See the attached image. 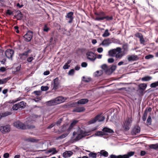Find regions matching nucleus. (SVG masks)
Segmentation results:
<instances>
[{
  "mask_svg": "<svg viewBox=\"0 0 158 158\" xmlns=\"http://www.w3.org/2000/svg\"><path fill=\"white\" fill-rule=\"evenodd\" d=\"M34 120H32L30 117L28 118L27 120L25 123V124H23V123L19 121H17L14 123V126L16 128L22 129H32L34 128L35 127L30 124L32 123Z\"/></svg>",
  "mask_w": 158,
  "mask_h": 158,
  "instance_id": "f257e3e1",
  "label": "nucleus"
},
{
  "mask_svg": "<svg viewBox=\"0 0 158 158\" xmlns=\"http://www.w3.org/2000/svg\"><path fill=\"white\" fill-rule=\"evenodd\" d=\"M88 135V133L84 131L81 130L80 128H79L77 132H74L73 133V136H75L76 139L78 140L83 137Z\"/></svg>",
  "mask_w": 158,
  "mask_h": 158,
  "instance_id": "f03ea898",
  "label": "nucleus"
},
{
  "mask_svg": "<svg viewBox=\"0 0 158 158\" xmlns=\"http://www.w3.org/2000/svg\"><path fill=\"white\" fill-rule=\"evenodd\" d=\"M77 120L73 121L72 123L69 126L68 129V133H65L63 135L59 136V137L56 138L57 139H63L67 136L68 134L69 133L70 130L72 129L74 126L77 123Z\"/></svg>",
  "mask_w": 158,
  "mask_h": 158,
  "instance_id": "7ed1b4c3",
  "label": "nucleus"
},
{
  "mask_svg": "<svg viewBox=\"0 0 158 158\" xmlns=\"http://www.w3.org/2000/svg\"><path fill=\"white\" fill-rule=\"evenodd\" d=\"M134 154V152H130L127 153L126 154L123 155H119L116 156L114 155H111L110 156V158H129L130 157L133 156Z\"/></svg>",
  "mask_w": 158,
  "mask_h": 158,
  "instance_id": "20e7f679",
  "label": "nucleus"
},
{
  "mask_svg": "<svg viewBox=\"0 0 158 158\" xmlns=\"http://www.w3.org/2000/svg\"><path fill=\"white\" fill-rule=\"evenodd\" d=\"M132 122V118H128L125 121L123 125V128L125 130L127 131L129 129Z\"/></svg>",
  "mask_w": 158,
  "mask_h": 158,
  "instance_id": "39448f33",
  "label": "nucleus"
},
{
  "mask_svg": "<svg viewBox=\"0 0 158 158\" xmlns=\"http://www.w3.org/2000/svg\"><path fill=\"white\" fill-rule=\"evenodd\" d=\"M104 117L101 114H100L96 116L94 118L89 122V124H92L95 123L96 121L101 122L103 121L105 119Z\"/></svg>",
  "mask_w": 158,
  "mask_h": 158,
  "instance_id": "423d86ee",
  "label": "nucleus"
},
{
  "mask_svg": "<svg viewBox=\"0 0 158 158\" xmlns=\"http://www.w3.org/2000/svg\"><path fill=\"white\" fill-rule=\"evenodd\" d=\"M10 130V128L9 125L1 126L0 127V131L3 134H6L9 132Z\"/></svg>",
  "mask_w": 158,
  "mask_h": 158,
  "instance_id": "0eeeda50",
  "label": "nucleus"
},
{
  "mask_svg": "<svg viewBox=\"0 0 158 158\" xmlns=\"http://www.w3.org/2000/svg\"><path fill=\"white\" fill-rule=\"evenodd\" d=\"M24 104L26 103L23 102H21L14 105L12 107V109L14 110H17L19 108H23L25 106Z\"/></svg>",
  "mask_w": 158,
  "mask_h": 158,
  "instance_id": "6e6552de",
  "label": "nucleus"
},
{
  "mask_svg": "<svg viewBox=\"0 0 158 158\" xmlns=\"http://www.w3.org/2000/svg\"><path fill=\"white\" fill-rule=\"evenodd\" d=\"M32 32L31 31H29L24 35L23 37L26 41L29 42L31 41L32 38Z\"/></svg>",
  "mask_w": 158,
  "mask_h": 158,
  "instance_id": "1a4fd4ad",
  "label": "nucleus"
},
{
  "mask_svg": "<svg viewBox=\"0 0 158 158\" xmlns=\"http://www.w3.org/2000/svg\"><path fill=\"white\" fill-rule=\"evenodd\" d=\"M87 58L92 61H94L96 59L95 54L93 52H88L86 53Z\"/></svg>",
  "mask_w": 158,
  "mask_h": 158,
  "instance_id": "9d476101",
  "label": "nucleus"
},
{
  "mask_svg": "<svg viewBox=\"0 0 158 158\" xmlns=\"http://www.w3.org/2000/svg\"><path fill=\"white\" fill-rule=\"evenodd\" d=\"M117 51L115 56L117 59H121L125 54L122 51L121 49L119 47L117 48Z\"/></svg>",
  "mask_w": 158,
  "mask_h": 158,
  "instance_id": "9b49d317",
  "label": "nucleus"
},
{
  "mask_svg": "<svg viewBox=\"0 0 158 158\" xmlns=\"http://www.w3.org/2000/svg\"><path fill=\"white\" fill-rule=\"evenodd\" d=\"M73 13L72 12L68 13L66 16V20L68 21L69 23H71L73 19Z\"/></svg>",
  "mask_w": 158,
  "mask_h": 158,
  "instance_id": "f8f14e48",
  "label": "nucleus"
},
{
  "mask_svg": "<svg viewBox=\"0 0 158 158\" xmlns=\"http://www.w3.org/2000/svg\"><path fill=\"white\" fill-rule=\"evenodd\" d=\"M14 52L13 50L11 49L7 50L5 52V55L6 57L9 58H11L13 55Z\"/></svg>",
  "mask_w": 158,
  "mask_h": 158,
  "instance_id": "ddd939ff",
  "label": "nucleus"
},
{
  "mask_svg": "<svg viewBox=\"0 0 158 158\" xmlns=\"http://www.w3.org/2000/svg\"><path fill=\"white\" fill-rule=\"evenodd\" d=\"M66 99V98L62 96L58 97L54 99L56 105L64 102Z\"/></svg>",
  "mask_w": 158,
  "mask_h": 158,
  "instance_id": "4468645a",
  "label": "nucleus"
},
{
  "mask_svg": "<svg viewBox=\"0 0 158 158\" xmlns=\"http://www.w3.org/2000/svg\"><path fill=\"white\" fill-rule=\"evenodd\" d=\"M111 42L109 39H108L104 40L100 44V45H102L103 46L107 47L108 46Z\"/></svg>",
  "mask_w": 158,
  "mask_h": 158,
  "instance_id": "2eb2a0df",
  "label": "nucleus"
},
{
  "mask_svg": "<svg viewBox=\"0 0 158 158\" xmlns=\"http://www.w3.org/2000/svg\"><path fill=\"white\" fill-rule=\"evenodd\" d=\"M59 84V81L58 78L57 77L55 78L53 81V88L54 89H56L58 88V86Z\"/></svg>",
  "mask_w": 158,
  "mask_h": 158,
  "instance_id": "dca6fc26",
  "label": "nucleus"
},
{
  "mask_svg": "<svg viewBox=\"0 0 158 158\" xmlns=\"http://www.w3.org/2000/svg\"><path fill=\"white\" fill-rule=\"evenodd\" d=\"M30 52V50H28L24 53L20 54L19 55L20 58L23 60L25 59L28 55V53Z\"/></svg>",
  "mask_w": 158,
  "mask_h": 158,
  "instance_id": "f3484780",
  "label": "nucleus"
},
{
  "mask_svg": "<svg viewBox=\"0 0 158 158\" xmlns=\"http://www.w3.org/2000/svg\"><path fill=\"white\" fill-rule=\"evenodd\" d=\"M73 154L72 152L71 151H66L63 153V156L64 158H67L70 157Z\"/></svg>",
  "mask_w": 158,
  "mask_h": 158,
  "instance_id": "a211bd4d",
  "label": "nucleus"
},
{
  "mask_svg": "<svg viewBox=\"0 0 158 158\" xmlns=\"http://www.w3.org/2000/svg\"><path fill=\"white\" fill-rule=\"evenodd\" d=\"M117 51V48L116 49H114L110 50L108 52L109 55L111 56H115Z\"/></svg>",
  "mask_w": 158,
  "mask_h": 158,
  "instance_id": "6ab92c4d",
  "label": "nucleus"
},
{
  "mask_svg": "<svg viewBox=\"0 0 158 158\" xmlns=\"http://www.w3.org/2000/svg\"><path fill=\"white\" fill-rule=\"evenodd\" d=\"M85 110V108L83 107H78L73 110L74 112H83Z\"/></svg>",
  "mask_w": 158,
  "mask_h": 158,
  "instance_id": "aec40b11",
  "label": "nucleus"
},
{
  "mask_svg": "<svg viewBox=\"0 0 158 158\" xmlns=\"http://www.w3.org/2000/svg\"><path fill=\"white\" fill-rule=\"evenodd\" d=\"M102 131L105 133V135L108 133H113L114 132V131L106 127L104 128L103 129Z\"/></svg>",
  "mask_w": 158,
  "mask_h": 158,
  "instance_id": "412c9836",
  "label": "nucleus"
},
{
  "mask_svg": "<svg viewBox=\"0 0 158 158\" xmlns=\"http://www.w3.org/2000/svg\"><path fill=\"white\" fill-rule=\"evenodd\" d=\"M88 102V100L87 99H82L78 100L76 103L78 104H84L87 103Z\"/></svg>",
  "mask_w": 158,
  "mask_h": 158,
  "instance_id": "4be33fe9",
  "label": "nucleus"
},
{
  "mask_svg": "<svg viewBox=\"0 0 158 158\" xmlns=\"http://www.w3.org/2000/svg\"><path fill=\"white\" fill-rule=\"evenodd\" d=\"M116 68V66L115 65H113L112 66L110 69H109L108 74L111 73L115 70Z\"/></svg>",
  "mask_w": 158,
  "mask_h": 158,
  "instance_id": "5701e85b",
  "label": "nucleus"
},
{
  "mask_svg": "<svg viewBox=\"0 0 158 158\" xmlns=\"http://www.w3.org/2000/svg\"><path fill=\"white\" fill-rule=\"evenodd\" d=\"M137 59V56H135L132 55L128 56L127 59L129 61H134Z\"/></svg>",
  "mask_w": 158,
  "mask_h": 158,
  "instance_id": "b1692460",
  "label": "nucleus"
},
{
  "mask_svg": "<svg viewBox=\"0 0 158 158\" xmlns=\"http://www.w3.org/2000/svg\"><path fill=\"white\" fill-rule=\"evenodd\" d=\"M101 68L106 73L108 74L109 69L106 64H103L101 66Z\"/></svg>",
  "mask_w": 158,
  "mask_h": 158,
  "instance_id": "393cba45",
  "label": "nucleus"
},
{
  "mask_svg": "<svg viewBox=\"0 0 158 158\" xmlns=\"http://www.w3.org/2000/svg\"><path fill=\"white\" fill-rule=\"evenodd\" d=\"M46 104L48 106H51L56 105V104L54 99L47 102Z\"/></svg>",
  "mask_w": 158,
  "mask_h": 158,
  "instance_id": "a878e982",
  "label": "nucleus"
},
{
  "mask_svg": "<svg viewBox=\"0 0 158 158\" xmlns=\"http://www.w3.org/2000/svg\"><path fill=\"white\" fill-rule=\"evenodd\" d=\"M57 151L54 148L50 149L48 151V153H52V155L55 154L57 153Z\"/></svg>",
  "mask_w": 158,
  "mask_h": 158,
  "instance_id": "bb28decb",
  "label": "nucleus"
},
{
  "mask_svg": "<svg viewBox=\"0 0 158 158\" xmlns=\"http://www.w3.org/2000/svg\"><path fill=\"white\" fill-rule=\"evenodd\" d=\"M110 35V33L109 32V30L108 29H106L103 34L102 35V36L103 37H105L109 36Z\"/></svg>",
  "mask_w": 158,
  "mask_h": 158,
  "instance_id": "cd10ccee",
  "label": "nucleus"
},
{
  "mask_svg": "<svg viewBox=\"0 0 158 158\" xmlns=\"http://www.w3.org/2000/svg\"><path fill=\"white\" fill-rule=\"evenodd\" d=\"M100 154L105 157H107L108 155V152L104 150H102L100 151L99 152Z\"/></svg>",
  "mask_w": 158,
  "mask_h": 158,
  "instance_id": "c85d7f7f",
  "label": "nucleus"
},
{
  "mask_svg": "<svg viewBox=\"0 0 158 158\" xmlns=\"http://www.w3.org/2000/svg\"><path fill=\"white\" fill-rule=\"evenodd\" d=\"M105 135V133L102 131H98L95 134V135L96 136H102Z\"/></svg>",
  "mask_w": 158,
  "mask_h": 158,
  "instance_id": "c756f323",
  "label": "nucleus"
},
{
  "mask_svg": "<svg viewBox=\"0 0 158 158\" xmlns=\"http://www.w3.org/2000/svg\"><path fill=\"white\" fill-rule=\"evenodd\" d=\"M147 85L146 84L143 83L139 85V88L140 89L144 90L147 87Z\"/></svg>",
  "mask_w": 158,
  "mask_h": 158,
  "instance_id": "7c9ffc66",
  "label": "nucleus"
},
{
  "mask_svg": "<svg viewBox=\"0 0 158 158\" xmlns=\"http://www.w3.org/2000/svg\"><path fill=\"white\" fill-rule=\"evenodd\" d=\"M12 114L11 112L6 111L2 113L1 114V115L2 117H4L7 116L9 115H10Z\"/></svg>",
  "mask_w": 158,
  "mask_h": 158,
  "instance_id": "2f4dec72",
  "label": "nucleus"
},
{
  "mask_svg": "<svg viewBox=\"0 0 158 158\" xmlns=\"http://www.w3.org/2000/svg\"><path fill=\"white\" fill-rule=\"evenodd\" d=\"M25 140L26 141H27L28 142H34L36 141V140L35 139L31 138V137H29L28 138H27L25 139Z\"/></svg>",
  "mask_w": 158,
  "mask_h": 158,
  "instance_id": "473e14b6",
  "label": "nucleus"
},
{
  "mask_svg": "<svg viewBox=\"0 0 158 158\" xmlns=\"http://www.w3.org/2000/svg\"><path fill=\"white\" fill-rule=\"evenodd\" d=\"M133 131L135 134L139 133L140 131L139 127H137L134 128L133 130Z\"/></svg>",
  "mask_w": 158,
  "mask_h": 158,
  "instance_id": "72a5a7b5",
  "label": "nucleus"
},
{
  "mask_svg": "<svg viewBox=\"0 0 158 158\" xmlns=\"http://www.w3.org/2000/svg\"><path fill=\"white\" fill-rule=\"evenodd\" d=\"M69 127V126H68L67 125H64L61 127V131H64L66 130L67 131V132L66 133H68V129Z\"/></svg>",
  "mask_w": 158,
  "mask_h": 158,
  "instance_id": "f704fd0d",
  "label": "nucleus"
},
{
  "mask_svg": "<svg viewBox=\"0 0 158 158\" xmlns=\"http://www.w3.org/2000/svg\"><path fill=\"white\" fill-rule=\"evenodd\" d=\"M152 79V77L149 76H146L143 77L141 79V80L143 81H149Z\"/></svg>",
  "mask_w": 158,
  "mask_h": 158,
  "instance_id": "c9c22d12",
  "label": "nucleus"
},
{
  "mask_svg": "<svg viewBox=\"0 0 158 158\" xmlns=\"http://www.w3.org/2000/svg\"><path fill=\"white\" fill-rule=\"evenodd\" d=\"M103 73V72L102 70H99L97 71L95 73V74L96 76H100L102 75Z\"/></svg>",
  "mask_w": 158,
  "mask_h": 158,
  "instance_id": "e433bc0d",
  "label": "nucleus"
},
{
  "mask_svg": "<svg viewBox=\"0 0 158 158\" xmlns=\"http://www.w3.org/2000/svg\"><path fill=\"white\" fill-rule=\"evenodd\" d=\"M89 157L93 158H96L97 157V154L92 152H90L89 154Z\"/></svg>",
  "mask_w": 158,
  "mask_h": 158,
  "instance_id": "4c0bfd02",
  "label": "nucleus"
},
{
  "mask_svg": "<svg viewBox=\"0 0 158 158\" xmlns=\"http://www.w3.org/2000/svg\"><path fill=\"white\" fill-rule=\"evenodd\" d=\"M123 51H122L125 55L127 54L128 52V48L126 46H124L123 47Z\"/></svg>",
  "mask_w": 158,
  "mask_h": 158,
  "instance_id": "58836bf2",
  "label": "nucleus"
},
{
  "mask_svg": "<svg viewBox=\"0 0 158 158\" xmlns=\"http://www.w3.org/2000/svg\"><path fill=\"white\" fill-rule=\"evenodd\" d=\"M158 86V81L152 83L150 85V87L152 88H155Z\"/></svg>",
  "mask_w": 158,
  "mask_h": 158,
  "instance_id": "ea45409f",
  "label": "nucleus"
},
{
  "mask_svg": "<svg viewBox=\"0 0 158 158\" xmlns=\"http://www.w3.org/2000/svg\"><path fill=\"white\" fill-rule=\"evenodd\" d=\"M149 147L152 149H156L158 148V146L156 144H151L149 145Z\"/></svg>",
  "mask_w": 158,
  "mask_h": 158,
  "instance_id": "a19ab883",
  "label": "nucleus"
},
{
  "mask_svg": "<svg viewBox=\"0 0 158 158\" xmlns=\"http://www.w3.org/2000/svg\"><path fill=\"white\" fill-rule=\"evenodd\" d=\"M48 89V87L47 86H42L41 87V89L42 91H45L47 90Z\"/></svg>",
  "mask_w": 158,
  "mask_h": 158,
  "instance_id": "79ce46f5",
  "label": "nucleus"
},
{
  "mask_svg": "<svg viewBox=\"0 0 158 158\" xmlns=\"http://www.w3.org/2000/svg\"><path fill=\"white\" fill-rule=\"evenodd\" d=\"M152 119L150 116H149L147 120V123L149 125H150L151 124Z\"/></svg>",
  "mask_w": 158,
  "mask_h": 158,
  "instance_id": "37998d69",
  "label": "nucleus"
},
{
  "mask_svg": "<svg viewBox=\"0 0 158 158\" xmlns=\"http://www.w3.org/2000/svg\"><path fill=\"white\" fill-rule=\"evenodd\" d=\"M22 13L19 11V12L18 13L17 15V18L18 19H21L22 18Z\"/></svg>",
  "mask_w": 158,
  "mask_h": 158,
  "instance_id": "c03bdc74",
  "label": "nucleus"
},
{
  "mask_svg": "<svg viewBox=\"0 0 158 158\" xmlns=\"http://www.w3.org/2000/svg\"><path fill=\"white\" fill-rule=\"evenodd\" d=\"M74 70L73 69H71L69 72L68 74L69 75L72 76L74 74Z\"/></svg>",
  "mask_w": 158,
  "mask_h": 158,
  "instance_id": "a18cd8bd",
  "label": "nucleus"
},
{
  "mask_svg": "<svg viewBox=\"0 0 158 158\" xmlns=\"http://www.w3.org/2000/svg\"><path fill=\"white\" fill-rule=\"evenodd\" d=\"M147 113L146 112L144 113L143 116V121H145L146 119V118H147Z\"/></svg>",
  "mask_w": 158,
  "mask_h": 158,
  "instance_id": "49530a36",
  "label": "nucleus"
},
{
  "mask_svg": "<svg viewBox=\"0 0 158 158\" xmlns=\"http://www.w3.org/2000/svg\"><path fill=\"white\" fill-rule=\"evenodd\" d=\"M49 30V28L47 27L46 25H45L43 29V31H44L47 32Z\"/></svg>",
  "mask_w": 158,
  "mask_h": 158,
  "instance_id": "de8ad7c7",
  "label": "nucleus"
},
{
  "mask_svg": "<svg viewBox=\"0 0 158 158\" xmlns=\"http://www.w3.org/2000/svg\"><path fill=\"white\" fill-rule=\"evenodd\" d=\"M135 36L136 37L138 38L139 39L143 37L142 35L139 33H137L135 34Z\"/></svg>",
  "mask_w": 158,
  "mask_h": 158,
  "instance_id": "09e8293b",
  "label": "nucleus"
},
{
  "mask_svg": "<svg viewBox=\"0 0 158 158\" xmlns=\"http://www.w3.org/2000/svg\"><path fill=\"white\" fill-rule=\"evenodd\" d=\"M153 57V56L152 55H149L146 56L145 57V58L146 59H149Z\"/></svg>",
  "mask_w": 158,
  "mask_h": 158,
  "instance_id": "8fccbe9b",
  "label": "nucleus"
},
{
  "mask_svg": "<svg viewBox=\"0 0 158 158\" xmlns=\"http://www.w3.org/2000/svg\"><path fill=\"white\" fill-rule=\"evenodd\" d=\"M6 79H4L2 80L0 79V84H4L6 82Z\"/></svg>",
  "mask_w": 158,
  "mask_h": 158,
  "instance_id": "3c124183",
  "label": "nucleus"
},
{
  "mask_svg": "<svg viewBox=\"0 0 158 158\" xmlns=\"http://www.w3.org/2000/svg\"><path fill=\"white\" fill-rule=\"evenodd\" d=\"M62 121V119L60 118L56 122V123L55 124V125H56L57 126H58L60 124V123H61Z\"/></svg>",
  "mask_w": 158,
  "mask_h": 158,
  "instance_id": "603ef678",
  "label": "nucleus"
},
{
  "mask_svg": "<svg viewBox=\"0 0 158 158\" xmlns=\"http://www.w3.org/2000/svg\"><path fill=\"white\" fill-rule=\"evenodd\" d=\"M107 61L109 63H112L114 61V59L113 58H109L108 59Z\"/></svg>",
  "mask_w": 158,
  "mask_h": 158,
  "instance_id": "864d4df0",
  "label": "nucleus"
},
{
  "mask_svg": "<svg viewBox=\"0 0 158 158\" xmlns=\"http://www.w3.org/2000/svg\"><path fill=\"white\" fill-rule=\"evenodd\" d=\"M97 51L98 53H100L102 52L103 51V49L102 48L100 47L98 48L97 49Z\"/></svg>",
  "mask_w": 158,
  "mask_h": 158,
  "instance_id": "5fc2aeb1",
  "label": "nucleus"
},
{
  "mask_svg": "<svg viewBox=\"0 0 158 158\" xmlns=\"http://www.w3.org/2000/svg\"><path fill=\"white\" fill-rule=\"evenodd\" d=\"M10 156L9 154L8 153H5L3 155V157L5 158H8Z\"/></svg>",
  "mask_w": 158,
  "mask_h": 158,
  "instance_id": "6e6d98bb",
  "label": "nucleus"
},
{
  "mask_svg": "<svg viewBox=\"0 0 158 158\" xmlns=\"http://www.w3.org/2000/svg\"><path fill=\"white\" fill-rule=\"evenodd\" d=\"M105 19L104 17H97L96 18V20H103Z\"/></svg>",
  "mask_w": 158,
  "mask_h": 158,
  "instance_id": "4d7b16f0",
  "label": "nucleus"
},
{
  "mask_svg": "<svg viewBox=\"0 0 158 158\" xmlns=\"http://www.w3.org/2000/svg\"><path fill=\"white\" fill-rule=\"evenodd\" d=\"M33 60V58L32 57H30L27 58V61L28 62H31Z\"/></svg>",
  "mask_w": 158,
  "mask_h": 158,
  "instance_id": "13d9d810",
  "label": "nucleus"
},
{
  "mask_svg": "<svg viewBox=\"0 0 158 158\" xmlns=\"http://www.w3.org/2000/svg\"><path fill=\"white\" fill-rule=\"evenodd\" d=\"M87 65V64L85 62H83L81 64V66L83 67H86Z\"/></svg>",
  "mask_w": 158,
  "mask_h": 158,
  "instance_id": "bf43d9fd",
  "label": "nucleus"
},
{
  "mask_svg": "<svg viewBox=\"0 0 158 158\" xmlns=\"http://www.w3.org/2000/svg\"><path fill=\"white\" fill-rule=\"evenodd\" d=\"M41 92L40 91H35L34 92V94L37 95H40Z\"/></svg>",
  "mask_w": 158,
  "mask_h": 158,
  "instance_id": "052dcab7",
  "label": "nucleus"
},
{
  "mask_svg": "<svg viewBox=\"0 0 158 158\" xmlns=\"http://www.w3.org/2000/svg\"><path fill=\"white\" fill-rule=\"evenodd\" d=\"M69 66L68 65V64H66L63 66V68L64 69H67L69 68Z\"/></svg>",
  "mask_w": 158,
  "mask_h": 158,
  "instance_id": "680f3d73",
  "label": "nucleus"
},
{
  "mask_svg": "<svg viewBox=\"0 0 158 158\" xmlns=\"http://www.w3.org/2000/svg\"><path fill=\"white\" fill-rule=\"evenodd\" d=\"M139 40H140V41L141 44H144V43L145 42V41L144 40V39L143 38V37H142V38L139 39Z\"/></svg>",
  "mask_w": 158,
  "mask_h": 158,
  "instance_id": "e2e57ef3",
  "label": "nucleus"
},
{
  "mask_svg": "<svg viewBox=\"0 0 158 158\" xmlns=\"http://www.w3.org/2000/svg\"><path fill=\"white\" fill-rule=\"evenodd\" d=\"M102 55L99 54L97 55V56H96V58H97L99 59H100L102 58Z\"/></svg>",
  "mask_w": 158,
  "mask_h": 158,
  "instance_id": "0e129e2a",
  "label": "nucleus"
},
{
  "mask_svg": "<svg viewBox=\"0 0 158 158\" xmlns=\"http://www.w3.org/2000/svg\"><path fill=\"white\" fill-rule=\"evenodd\" d=\"M49 72L48 71H45L44 73V74L45 75H48L49 74Z\"/></svg>",
  "mask_w": 158,
  "mask_h": 158,
  "instance_id": "69168bd1",
  "label": "nucleus"
},
{
  "mask_svg": "<svg viewBox=\"0 0 158 158\" xmlns=\"http://www.w3.org/2000/svg\"><path fill=\"white\" fill-rule=\"evenodd\" d=\"M54 125H55V124L54 123L50 125L49 126H48V129H50L51 128H52V127H53Z\"/></svg>",
  "mask_w": 158,
  "mask_h": 158,
  "instance_id": "338daca9",
  "label": "nucleus"
},
{
  "mask_svg": "<svg viewBox=\"0 0 158 158\" xmlns=\"http://www.w3.org/2000/svg\"><path fill=\"white\" fill-rule=\"evenodd\" d=\"M146 153L144 151H141L140 153V155L142 156H143L145 155Z\"/></svg>",
  "mask_w": 158,
  "mask_h": 158,
  "instance_id": "774afa93",
  "label": "nucleus"
}]
</instances>
